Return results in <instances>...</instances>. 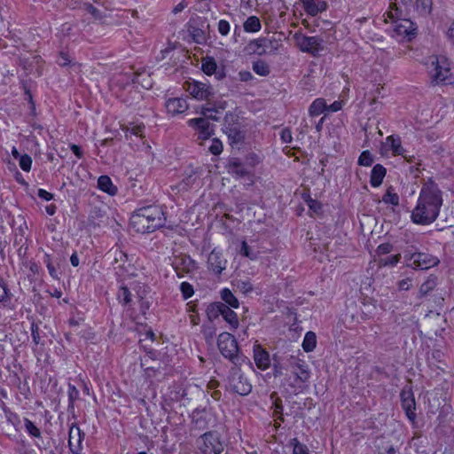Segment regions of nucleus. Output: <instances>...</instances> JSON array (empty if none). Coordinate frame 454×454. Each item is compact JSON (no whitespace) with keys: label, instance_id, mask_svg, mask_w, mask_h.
Here are the masks:
<instances>
[{"label":"nucleus","instance_id":"nucleus-38","mask_svg":"<svg viewBox=\"0 0 454 454\" xmlns=\"http://www.w3.org/2000/svg\"><path fill=\"white\" fill-rule=\"evenodd\" d=\"M244 31L247 33H257L262 28V23L257 16H249L243 23Z\"/></svg>","mask_w":454,"mask_h":454},{"label":"nucleus","instance_id":"nucleus-23","mask_svg":"<svg viewBox=\"0 0 454 454\" xmlns=\"http://www.w3.org/2000/svg\"><path fill=\"white\" fill-rule=\"evenodd\" d=\"M212 414L206 408H196L192 413V422L195 428L204 430L209 427Z\"/></svg>","mask_w":454,"mask_h":454},{"label":"nucleus","instance_id":"nucleus-45","mask_svg":"<svg viewBox=\"0 0 454 454\" xmlns=\"http://www.w3.org/2000/svg\"><path fill=\"white\" fill-rule=\"evenodd\" d=\"M432 4V0H416V11L421 16H427L431 13Z\"/></svg>","mask_w":454,"mask_h":454},{"label":"nucleus","instance_id":"nucleus-17","mask_svg":"<svg viewBox=\"0 0 454 454\" xmlns=\"http://www.w3.org/2000/svg\"><path fill=\"white\" fill-rule=\"evenodd\" d=\"M17 308V301L11 291L8 282L0 278V309L5 311H14Z\"/></svg>","mask_w":454,"mask_h":454},{"label":"nucleus","instance_id":"nucleus-39","mask_svg":"<svg viewBox=\"0 0 454 454\" xmlns=\"http://www.w3.org/2000/svg\"><path fill=\"white\" fill-rule=\"evenodd\" d=\"M221 298L224 301L223 304L229 306V308L238 309L239 307V301L234 294L227 287L222 289Z\"/></svg>","mask_w":454,"mask_h":454},{"label":"nucleus","instance_id":"nucleus-56","mask_svg":"<svg viewBox=\"0 0 454 454\" xmlns=\"http://www.w3.org/2000/svg\"><path fill=\"white\" fill-rule=\"evenodd\" d=\"M400 259H401V254H397L387 256L385 258H380L379 261V263H380V265L385 266V267H387V266L394 267L399 262Z\"/></svg>","mask_w":454,"mask_h":454},{"label":"nucleus","instance_id":"nucleus-40","mask_svg":"<svg viewBox=\"0 0 454 454\" xmlns=\"http://www.w3.org/2000/svg\"><path fill=\"white\" fill-rule=\"evenodd\" d=\"M216 69H217V63L213 57L207 56L202 59L201 70L205 74L211 76L214 74H215Z\"/></svg>","mask_w":454,"mask_h":454},{"label":"nucleus","instance_id":"nucleus-36","mask_svg":"<svg viewBox=\"0 0 454 454\" xmlns=\"http://www.w3.org/2000/svg\"><path fill=\"white\" fill-rule=\"evenodd\" d=\"M16 444L15 451L17 454H37L29 441L23 435L20 436L16 441Z\"/></svg>","mask_w":454,"mask_h":454},{"label":"nucleus","instance_id":"nucleus-41","mask_svg":"<svg viewBox=\"0 0 454 454\" xmlns=\"http://www.w3.org/2000/svg\"><path fill=\"white\" fill-rule=\"evenodd\" d=\"M82 9L87 13L90 14L96 21H98L100 23H103L105 21V18L106 17V14L102 11L95 7L92 4L84 3L82 4Z\"/></svg>","mask_w":454,"mask_h":454},{"label":"nucleus","instance_id":"nucleus-13","mask_svg":"<svg viewBox=\"0 0 454 454\" xmlns=\"http://www.w3.org/2000/svg\"><path fill=\"white\" fill-rule=\"evenodd\" d=\"M432 65L434 66V74L431 76L433 83L452 84L454 82V77H452L450 68L444 58H442L441 60L436 58L435 61H432Z\"/></svg>","mask_w":454,"mask_h":454},{"label":"nucleus","instance_id":"nucleus-43","mask_svg":"<svg viewBox=\"0 0 454 454\" xmlns=\"http://www.w3.org/2000/svg\"><path fill=\"white\" fill-rule=\"evenodd\" d=\"M317 345L316 333L309 331L307 332L302 342V348L305 352H311L315 349Z\"/></svg>","mask_w":454,"mask_h":454},{"label":"nucleus","instance_id":"nucleus-15","mask_svg":"<svg viewBox=\"0 0 454 454\" xmlns=\"http://www.w3.org/2000/svg\"><path fill=\"white\" fill-rule=\"evenodd\" d=\"M85 439V433L80 428L76 422L69 427L68 449L71 454H84L82 442Z\"/></svg>","mask_w":454,"mask_h":454},{"label":"nucleus","instance_id":"nucleus-35","mask_svg":"<svg viewBox=\"0 0 454 454\" xmlns=\"http://www.w3.org/2000/svg\"><path fill=\"white\" fill-rule=\"evenodd\" d=\"M327 103L325 98H316L309 107V114L310 116H318L326 112Z\"/></svg>","mask_w":454,"mask_h":454},{"label":"nucleus","instance_id":"nucleus-63","mask_svg":"<svg viewBox=\"0 0 454 454\" xmlns=\"http://www.w3.org/2000/svg\"><path fill=\"white\" fill-rule=\"evenodd\" d=\"M307 205L308 207H309L310 210H312L314 213L316 214H318L321 212L322 210V205L320 202H318L317 200H313L311 198H309L308 200H307Z\"/></svg>","mask_w":454,"mask_h":454},{"label":"nucleus","instance_id":"nucleus-21","mask_svg":"<svg viewBox=\"0 0 454 454\" xmlns=\"http://www.w3.org/2000/svg\"><path fill=\"white\" fill-rule=\"evenodd\" d=\"M207 269L215 275H220L226 268L227 261L222 251L214 248L207 256Z\"/></svg>","mask_w":454,"mask_h":454},{"label":"nucleus","instance_id":"nucleus-60","mask_svg":"<svg viewBox=\"0 0 454 454\" xmlns=\"http://www.w3.org/2000/svg\"><path fill=\"white\" fill-rule=\"evenodd\" d=\"M25 96L27 98V100L28 102V105H29V110H30V114L33 116V117H35L36 116V106H35V102L33 98V95L30 91L29 89H25Z\"/></svg>","mask_w":454,"mask_h":454},{"label":"nucleus","instance_id":"nucleus-62","mask_svg":"<svg viewBox=\"0 0 454 454\" xmlns=\"http://www.w3.org/2000/svg\"><path fill=\"white\" fill-rule=\"evenodd\" d=\"M443 354L440 350H433L431 357H428V364L436 365L435 363H441Z\"/></svg>","mask_w":454,"mask_h":454},{"label":"nucleus","instance_id":"nucleus-64","mask_svg":"<svg viewBox=\"0 0 454 454\" xmlns=\"http://www.w3.org/2000/svg\"><path fill=\"white\" fill-rule=\"evenodd\" d=\"M393 249V246L390 243H382L378 246L376 253L379 255H385L389 254Z\"/></svg>","mask_w":454,"mask_h":454},{"label":"nucleus","instance_id":"nucleus-24","mask_svg":"<svg viewBox=\"0 0 454 454\" xmlns=\"http://www.w3.org/2000/svg\"><path fill=\"white\" fill-rule=\"evenodd\" d=\"M131 82L133 84L141 86L145 90L152 89L153 84L151 74L145 67H141L134 71L132 73Z\"/></svg>","mask_w":454,"mask_h":454},{"label":"nucleus","instance_id":"nucleus-10","mask_svg":"<svg viewBox=\"0 0 454 454\" xmlns=\"http://www.w3.org/2000/svg\"><path fill=\"white\" fill-rule=\"evenodd\" d=\"M207 315L210 320L222 316L231 330L234 331L239 327V322L237 313L232 310V308H229L223 302L211 303L207 309Z\"/></svg>","mask_w":454,"mask_h":454},{"label":"nucleus","instance_id":"nucleus-4","mask_svg":"<svg viewBox=\"0 0 454 454\" xmlns=\"http://www.w3.org/2000/svg\"><path fill=\"white\" fill-rule=\"evenodd\" d=\"M121 130L133 150L145 153L151 150V145L145 138V126L143 122L121 124Z\"/></svg>","mask_w":454,"mask_h":454},{"label":"nucleus","instance_id":"nucleus-55","mask_svg":"<svg viewBox=\"0 0 454 454\" xmlns=\"http://www.w3.org/2000/svg\"><path fill=\"white\" fill-rule=\"evenodd\" d=\"M32 164H33L32 157L27 153L22 154L20 156V158L19 159L20 168L25 172H29L31 170Z\"/></svg>","mask_w":454,"mask_h":454},{"label":"nucleus","instance_id":"nucleus-8","mask_svg":"<svg viewBox=\"0 0 454 454\" xmlns=\"http://www.w3.org/2000/svg\"><path fill=\"white\" fill-rule=\"evenodd\" d=\"M241 365H234L229 371L227 383L229 388L239 395L245 396L251 393L252 384L240 369Z\"/></svg>","mask_w":454,"mask_h":454},{"label":"nucleus","instance_id":"nucleus-48","mask_svg":"<svg viewBox=\"0 0 454 454\" xmlns=\"http://www.w3.org/2000/svg\"><path fill=\"white\" fill-rule=\"evenodd\" d=\"M253 70L256 74L260 76H267L270 74L269 65L262 60H257L254 62Z\"/></svg>","mask_w":454,"mask_h":454},{"label":"nucleus","instance_id":"nucleus-26","mask_svg":"<svg viewBox=\"0 0 454 454\" xmlns=\"http://www.w3.org/2000/svg\"><path fill=\"white\" fill-rule=\"evenodd\" d=\"M56 63L60 67L75 68L81 71L82 65L71 58L68 51L61 50L58 52Z\"/></svg>","mask_w":454,"mask_h":454},{"label":"nucleus","instance_id":"nucleus-9","mask_svg":"<svg viewBox=\"0 0 454 454\" xmlns=\"http://www.w3.org/2000/svg\"><path fill=\"white\" fill-rule=\"evenodd\" d=\"M289 385L296 388H301L310 377L308 364L294 356L289 360Z\"/></svg>","mask_w":454,"mask_h":454},{"label":"nucleus","instance_id":"nucleus-59","mask_svg":"<svg viewBox=\"0 0 454 454\" xmlns=\"http://www.w3.org/2000/svg\"><path fill=\"white\" fill-rule=\"evenodd\" d=\"M217 31L223 36L228 35L231 31L230 22L226 20H220L217 23Z\"/></svg>","mask_w":454,"mask_h":454},{"label":"nucleus","instance_id":"nucleus-50","mask_svg":"<svg viewBox=\"0 0 454 454\" xmlns=\"http://www.w3.org/2000/svg\"><path fill=\"white\" fill-rule=\"evenodd\" d=\"M374 162V156L369 150L363 151L358 157L357 164L363 167H370Z\"/></svg>","mask_w":454,"mask_h":454},{"label":"nucleus","instance_id":"nucleus-47","mask_svg":"<svg viewBox=\"0 0 454 454\" xmlns=\"http://www.w3.org/2000/svg\"><path fill=\"white\" fill-rule=\"evenodd\" d=\"M382 201L386 204H390L392 206L399 205V196L397 193L393 192L392 186L387 188L386 193L382 197Z\"/></svg>","mask_w":454,"mask_h":454},{"label":"nucleus","instance_id":"nucleus-28","mask_svg":"<svg viewBox=\"0 0 454 454\" xmlns=\"http://www.w3.org/2000/svg\"><path fill=\"white\" fill-rule=\"evenodd\" d=\"M302 4L305 11L311 16H316L328 8L325 0H302Z\"/></svg>","mask_w":454,"mask_h":454},{"label":"nucleus","instance_id":"nucleus-30","mask_svg":"<svg viewBox=\"0 0 454 454\" xmlns=\"http://www.w3.org/2000/svg\"><path fill=\"white\" fill-rule=\"evenodd\" d=\"M292 325L289 327V333L291 334L290 339L295 340L299 337L302 328L296 323L297 322V315L291 309H286V325L292 322Z\"/></svg>","mask_w":454,"mask_h":454},{"label":"nucleus","instance_id":"nucleus-58","mask_svg":"<svg viewBox=\"0 0 454 454\" xmlns=\"http://www.w3.org/2000/svg\"><path fill=\"white\" fill-rule=\"evenodd\" d=\"M32 341L35 345H38L41 342L40 328L38 324L33 320L30 325Z\"/></svg>","mask_w":454,"mask_h":454},{"label":"nucleus","instance_id":"nucleus-11","mask_svg":"<svg viewBox=\"0 0 454 454\" xmlns=\"http://www.w3.org/2000/svg\"><path fill=\"white\" fill-rule=\"evenodd\" d=\"M171 266L179 278L193 273L198 268L196 261L185 254L174 255Z\"/></svg>","mask_w":454,"mask_h":454},{"label":"nucleus","instance_id":"nucleus-19","mask_svg":"<svg viewBox=\"0 0 454 454\" xmlns=\"http://www.w3.org/2000/svg\"><path fill=\"white\" fill-rule=\"evenodd\" d=\"M167 114L172 117L184 114L189 109L185 98H169L165 102Z\"/></svg>","mask_w":454,"mask_h":454},{"label":"nucleus","instance_id":"nucleus-32","mask_svg":"<svg viewBox=\"0 0 454 454\" xmlns=\"http://www.w3.org/2000/svg\"><path fill=\"white\" fill-rule=\"evenodd\" d=\"M387 174V169L381 164H376L373 166L371 176H370V184L372 187H379Z\"/></svg>","mask_w":454,"mask_h":454},{"label":"nucleus","instance_id":"nucleus-3","mask_svg":"<svg viewBox=\"0 0 454 454\" xmlns=\"http://www.w3.org/2000/svg\"><path fill=\"white\" fill-rule=\"evenodd\" d=\"M217 348L221 355L233 364L242 365L247 357L241 352L237 339L230 333H221L217 337Z\"/></svg>","mask_w":454,"mask_h":454},{"label":"nucleus","instance_id":"nucleus-51","mask_svg":"<svg viewBox=\"0 0 454 454\" xmlns=\"http://www.w3.org/2000/svg\"><path fill=\"white\" fill-rule=\"evenodd\" d=\"M275 394L271 395V399H273V406H274V413L277 416V419L284 422V406L282 404V401L280 398L277 397L274 399Z\"/></svg>","mask_w":454,"mask_h":454},{"label":"nucleus","instance_id":"nucleus-18","mask_svg":"<svg viewBox=\"0 0 454 454\" xmlns=\"http://www.w3.org/2000/svg\"><path fill=\"white\" fill-rule=\"evenodd\" d=\"M400 399L402 407L404 410L407 418L411 422H414L417 418L415 412L416 402L413 392L410 387H405L402 389L400 393Z\"/></svg>","mask_w":454,"mask_h":454},{"label":"nucleus","instance_id":"nucleus-14","mask_svg":"<svg viewBox=\"0 0 454 454\" xmlns=\"http://www.w3.org/2000/svg\"><path fill=\"white\" fill-rule=\"evenodd\" d=\"M392 36L398 40L411 42L417 35L416 25L409 19L395 21Z\"/></svg>","mask_w":454,"mask_h":454},{"label":"nucleus","instance_id":"nucleus-22","mask_svg":"<svg viewBox=\"0 0 454 454\" xmlns=\"http://www.w3.org/2000/svg\"><path fill=\"white\" fill-rule=\"evenodd\" d=\"M254 361L256 367L262 371L270 368L271 359L270 353L259 343H254L253 347Z\"/></svg>","mask_w":454,"mask_h":454},{"label":"nucleus","instance_id":"nucleus-5","mask_svg":"<svg viewBox=\"0 0 454 454\" xmlns=\"http://www.w3.org/2000/svg\"><path fill=\"white\" fill-rule=\"evenodd\" d=\"M213 113L217 111L213 108H204L203 114L206 118H192L187 121L188 126L198 133V138L200 140H207L214 135V127L208 119L217 121L218 117L213 115Z\"/></svg>","mask_w":454,"mask_h":454},{"label":"nucleus","instance_id":"nucleus-16","mask_svg":"<svg viewBox=\"0 0 454 454\" xmlns=\"http://www.w3.org/2000/svg\"><path fill=\"white\" fill-rule=\"evenodd\" d=\"M184 88L185 90L197 100H208L213 95L210 85L196 80L186 81Z\"/></svg>","mask_w":454,"mask_h":454},{"label":"nucleus","instance_id":"nucleus-6","mask_svg":"<svg viewBox=\"0 0 454 454\" xmlns=\"http://www.w3.org/2000/svg\"><path fill=\"white\" fill-rule=\"evenodd\" d=\"M199 454H221L224 450V443L216 431H207L196 440Z\"/></svg>","mask_w":454,"mask_h":454},{"label":"nucleus","instance_id":"nucleus-46","mask_svg":"<svg viewBox=\"0 0 454 454\" xmlns=\"http://www.w3.org/2000/svg\"><path fill=\"white\" fill-rule=\"evenodd\" d=\"M68 410L74 409V403L80 397V392L74 385L68 384L67 387Z\"/></svg>","mask_w":454,"mask_h":454},{"label":"nucleus","instance_id":"nucleus-53","mask_svg":"<svg viewBox=\"0 0 454 454\" xmlns=\"http://www.w3.org/2000/svg\"><path fill=\"white\" fill-rule=\"evenodd\" d=\"M43 262L46 265V268L48 270L50 276L53 279H59V275H58L57 270H56L55 266L53 265L51 255L50 254H47V253L44 254Z\"/></svg>","mask_w":454,"mask_h":454},{"label":"nucleus","instance_id":"nucleus-49","mask_svg":"<svg viewBox=\"0 0 454 454\" xmlns=\"http://www.w3.org/2000/svg\"><path fill=\"white\" fill-rule=\"evenodd\" d=\"M289 446L293 450V454H309L308 447L300 442L296 438L290 440Z\"/></svg>","mask_w":454,"mask_h":454},{"label":"nucleus","instance_id":"nucleus-61","mask_svg":"<svg viewBox=\"0 0 454 454\" xmlns=\"http://www.w3.org/2000/svg\"><path fill=\"white\" fill-rule=\"evenodd\" d=\"M281 33L278 35V38H276L274 35L272 39H268V40H265V43H264V46L266 48H270L271 50H275V51H278L279 46H281V43H279L278 42L281 41L280 39V36H281Z\"/></svg>","mask_w":454,"mask_h":454},{"label":"nucleus","instance_id":"nucleus-29","mask_svg":"<svg viewBox=\"0 0 454 454\" xmlns=\"http://www.w3.org/2000/svg\"><path fill=\"white\" fill-rule=\"evenodd\" d=\"M23 423L26 433L35 441V445L38 449H41V446L37 442V440L43 439L41 429L28 418H23Z\"/></svg>","mask_w":454,"mask_h":454},{"label":"nucleus","instance_id":"nucleus-27","mask_svg":"<svg viewBox=\"0 0 454 454\" xmlns=\"http://www.w3.org/2000/svg\"><path fill=\"white\" fill-rule=\"evenodd\" d=\"M0 408L4 414L6 422L9 425H12L14 429L19 432L21 428V420L20 416L14 411H12L11 408H9L4 403L0 405Z\"/></svg>","mask_w":454,"mask_h":454},{"label":"nucleus","instance_id":"nucleus-34","mask_svg":"<svg viewBox=\"0 0 454 454\" xmlns=\"http://www.w3.org/2000/svg\"><path fill=\"white\" fill-rule=\"evenodd\" d=\"M385 145L392 151L394 155H402L406 159L404 155L405 149L402 146L401 138L398 136H388L386 138Z\"/></svg>","mask_w":454,"mask_h":454},{"label":"nucleus","instance_id":"nucleus-57","mask_svg":"<svg viewBox=\"0 0 454 454\" xmlns=\"http://www.w3.org/2000/svg\"><path fill=\"white\" fill-rule=\"evenodd\" d=\"M223 149V143L219 138H213L208 151L213 155L218 156L222 153Z\"/></svg>","mask_w":454,"mask_h":454},{"label":"nucleus","instance_id":"nucleus-54","mask_svg":"<svg viewBox=\"0 0 454 454\" xmlns=\"http://www.w3.org/2000/svg\"><path fill=\"white\" fill-rule=\"evenodd\" d=\"M417 244L418 243H412L409 246H406L403 251V257L405 259V261L407 262V263H409L412 258H413V255H415L416 254H418L419 252V247H417Z\"/></svg>","mask_w":454,"mask_h":454},{"label":"nucleus","instance_id":"nucleus-37","mask_svg":"<svg viewBox=\"0 0 454 454\" xmlns=\"http://www.w3.org/2000/svg\"><path fill=\"white\" fill-rule=\"evenodd\" d=\"M437 285V278L435 276L430 275L427 280L422 283L420 286L419 291L418 293V298L421 299L427 296L430 292H432Z\"/></svg>","mask_w":454,"mask_h":454},{"label":"nucleus","instance_id":"nucleus-1","mask_svg":"<svg viewBox=\"0 0 454 454\" xmlns=\"http://www.w3.org/2000/svg\"><path fill=\"white\" fill-rule=\"evenodd\" d=\"M442 205V192L437 184L428 182L423 185L415 208L411 213L414 223L427 225L436 220Z\"/></svg>","mask_w":454,"mask_h":454},{"label":"nucleus","instance_id":"nucleus-20","mask_svg":"<svg viewBox=\"0 0 454 454\" xmlns=\"http://www.w3.org/2000/svg\"><path fill=\"white\" fill-rule=\"evenodd\" d=\"M439 260L437 257L433 256L430 254L419 252L413 255L412 260L408 263L413 269L427 270L433 266L437 265Z\"/></svg>","mask_w":454,"mask_h":454},{"label":"nucleus","instance_id":"nucleus-25","mask_svg":"<svg viewBox=\"0 0 454 454\" xmlns=\"http://www.w3.org/2000/svg\"><path fill=\"white\" fill-rule=\"evenodd\" d=\"M44 64L45 61L40 55H34L29 63L28 59L25 60L24 69L36 76H41L43 73Z\"/></svg>","mask_w":454,"mask_h":454},{"label":"nucleus","instance_id":"nucleus-7","mask_svg":"<svg viewBox=\"0 0 454 454\" xmlns=\"http://www.w3.org/2000/svg\"><path fill=\"white\" fill-rule=\"evenodd\" d=\"M286 39L292 42L301 51L309 52L313 56L318 55L324 50L323 40L318 36H305L301 33L293 34L290 31Z\"/></svg>","mask_w":454,"mask_h":454},{"label":"nucleus","instance_id":"nucleus-42","mask_svg":"<svg viewBox=\"0 0 454 454\" xmlns=\"http://www.w3.org/2000/svg\"><path fill=\"white\" fill-rule=\"evenodd\" d=\"M117 299L122 306H130L132 294L129 289L125 286H121L118 290Z\"/></svg>","mask_w":454,"mask_h":454},{"label":"nucleus","instance_id":"nucleus-12","mask_svg":"<svg viewBox=\"0 0 454 454\" xmlns=\"http://www.w3.org/2000/svg\"><path fill=\"white\" fill-rule=\"evenodd\" d=\"M223 129L231 144H239L244 138V132L241 129V123L239 118L232 114H226L224 118Z\"/></svg>","mask_w":454,"mask_h":454},{"label":"nucleus","instance_id":"nucleus-31","mask_svg":"<svg viewBox=\"0 0 454 454\" xmlns=\"http://www.w3.org/2000/svg\"><path fill=\"white\" fill-rule=\"evenodd\" d=\"M98 188L111 196H114L118 192L117 186L114 184L107 175H102L98 178Z\"/></svg>","mask_w":454,"mask_h":454},{"label":"nucleus","instance_id":"nucleus-52","mask_svg":"<svg viewBox=\"0 0 454 454\" xmlns=\"http://www.w3.org/2000/svg\"><path fill=\"white\" fill-rule=\"evenodd\" d=\"M180 292L182 298L186 301L192 297L194 294L193 286L187 281H184L180 284Z\"/></svg>","mask_w":454,"mask_h":454},{"label":"nucleus","instance_id":"nucleus-2","mask_svg":"<svg viewBox=\"0 0 454 454\" xmlns=\"http://www.w3.org/2000/svg\"><path fill=\"white\" fill-rule=\"evenodd\" d=\"M166 212L160 205L152 204L137 208L130 216L129 223L137 233H151L166 223Z\"/></svg>","mask_w":454,"mask_h":454},{"label":"nucleus","instance_id":"nucleus-44","mask_svg":"<svg viewBox=\"0 0 454 454\" xmlns=\"http://www.w3.org/2000/svg\"><path fill=\"white\" fill-rule=\"evenodd\" d=\"M239 254L241 255V256H244L246 258H248L249 260L251 261H255L258 259L259 257V252L258 251H254L249 246L248 244L247 243L246 240H243L241 242V246H240V248H239Z\"/></svg>","mask_w":454,"mask_h":454},{"label":"nucleus","instance_id":"nucleus-33","mask_svg":"<svg viewBox=\"0 0 454 454\" xmlns=\"http://www.w3.org/2000/svg\"><path fill=\"white\" fill-rule=\"evenodd\" d=\"M169 398L173 402H179L187 395L186 388L183 382H173L169 386Z\"/></svg>","mask_w":454,"mask_h":454}]
</instances>
